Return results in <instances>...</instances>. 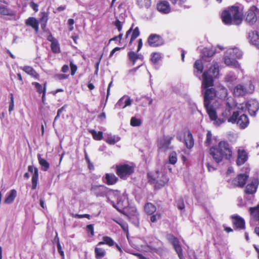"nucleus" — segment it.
Segmentation results:
<instances>
[{
    "label": "nucleus",
    "instance_id": "nucleus-1",
    "mask_svg": "<svg viewBox=\"0 0 259 259\" xmlns=\"http://www.w3.org/2000/svg\"><path fill=\"white\" fill-rule=\"evenodd\" d=\"M219 66L217 63H214L208 69L205 70L202 75L201 92L203 95L204 106L211 104L217 95V91L212 87L214 79L219 78Z\"/></svg>",
    "mask_w": 259,
    "mask_h": 259
},
{
    "label": "nucleus",
    "instance_id": "nucleus-2",
    "mask_svg": "<svg viewBox=\"0 0 259 259\" xmlns=\"http://www.w3.org/2000/svg\"><path fill=\"white\" fill-rule=\"evenodd\" d=\"M209 154L217 164L224 160L230 161L233 157V147L225 140L220 141L217 145L210 147Z\"/></svg>",
    "mask_w": 259,
    "mask_h": 259
},
{
    "label": "nucleus",
    "instance_id": "nucleus-3",
    "mask_svg": "<svg viewBox=\"0 0 259 259\" xmlns=\"http://www.w3.org/2000/svg\"><path fill=\"white\" fill-rule=\"evenodd\" d=\"M222 22L227 25H239L243 19V9L238 6H232L223 11L221 14Z\"/></svg>",
    "mask_w": 259,
    "mask_h": 259
},
{
    "label": "nucleus",
    "instance_id": "nucleus-4",
    "mask_svg": "<svg viewBox=\"0 0 259 259\" xmlns=\"http://www.w3.org/2000/svg\"><path fill=\"white\" fill-rule=\"evenodd\" d=\"M236 105L235 104H231L229 102L226 103V107L225 110L222 113V118H219L217 121V124L220 125L227 120L229 122L232 123H236L237 118L239 116L238 111H235Z\"/></svg>",
    "mask_w": 259,
    "mask_h": 259
},
{
    "label": "nucleus",
    "instance_id": "nucleus-5",
    "mask_svg": "<svg viewBox=\"0 0 259 259\" xmlns=\"http://www.w3.org/2000/svg\"><path fill=\"white\" fill-rule=\"evenodd\" d=\"M254 90V87L251 81L244 84H238L233 89V94L236 97H243L247 94H252Z\"/></svg>",
    "mask_w": 259,
    "mask_h": 259
},
{
    "label": "nucleus",
    "instance_id": "nucleus-6",
    "mask_svg": "<svg viewBox=\"0 0 259 259\" xmlns=\"http://www.w3.org/2000/svg\"><path fill=\"white\" fill-rule=\"evenodd\" d=\"M156 177L148 175L149 182L154 185L155 189H160L168 183L169 179L165 174H160L158 170L156 171Z\"/></svg>",
    "mask_w": 259,
    "mask_h": 259
},
{
    "label": "nucleus",
    "instance_id": "nucleus-7",
    "mask_svg": "<svg viewBox=\"0 0 259 259\" xmlns=\"http://www.w3.org/2000/svg\"><path fill=\"white\" fill-rule=\"evenodd\" d=\"M135 170V167L127 164H120L115 166L116 175L122 180H126L132 175Z\"/></svg>",
    "mask_w": 259,
    "mask_h": 259
},
{
    "label": "nucleus",
    "instance_id": "nucleus-8",
    "mask_svg": "<svg viewBox=\"0 0 259 259\" xmlns=\"http://www.w3.org/2000/svg\"><path fill=\"white\" fill-rule=\"evenodd\" d=\"M258 185L259 179L254 178L246 186L244 192L245 193L244 198L246 200H250L254 197Z\"/></svg>",
    "mask_w": 259,
    "mask_h": 259
},
{
    "label": "nucleus",
    "instance_id": "nucleus-9",
    "mask_svg": "<svg viewBox=\"0 0 259 259\" xmlns=\"http://www.w3.org/2000/svg\"><path fill=\"white\" fill-rule=\"evenodd\" d=\"M167 238L172 244L179 258L184 259V256L183 255V249L178 238L171 234H168Z\"/></svg>",
    "mask_w": 259,
    "mask_h": 259
},
{
    "label": "nucleus",
    "instance_id": "nucleus-10",
    "mask_svg": "<svg viewBox=\"0 0 259 259\" xmlns=\"http://www.w3.org/2000/svg\"><path fill=\"white\" fill-rule=\"evenodd\" d=\"M164 42L162 37L156 34H151L147 39L148 45L152 48L161 46L164 44Z\"/></svg>",
    "mask_w": 259,
    "mask_h": 259
},
{
    "label": "nucleus",
    "instance_id": "nucleus-11",
    "mask_svg": "<svg viewBox=\"0 0 259 259\" xmlns=\"http://www.w3.org/2000/svg\"><path fill=\"white\" fill-rule=\"evenodd\" d=\"M259 13V10L255 6L250 7L246 13L245 20L250 24H254L257 20V13Z\"/></svg>",
    "mask_w": 259,
    "mask_h": 259
},
{
    "label": "nucleus",
    "instance_id": "nucleus-12",
    "mask_svg": "<svg viewBox=\"0 0 259 259\" xmlns=\"http://www.w3.org/2000/svg\"><path fill=\"white\" fill-rule=\"evenodd\" d=\"M248 177L246 174H239L232 180V184L235 187L243 188L246 184Z\"/></svg>",
    "mask_w": 259,
    "mask_h": 259
},
{
    "label": "nucleus",
    "instance_id": "nucleus-13",
    "mask_svg": "<svg viewBox=\"0 0 259 259\" xmlns=\"http://www.w3.org/2000/svg\"><path fill=\"white\" fill-rule=\"evenodd\" d=\"M245 105L251 116L255 115L259 109V103L255 100H248L245 103Z\"/></svg>",
    "mask_w": 259,
    "mask_h": 259
},
{
    "label": "nucleus",
    "instance_id": "nucleus-14",
    "mask_svg": "<svg viewBox=\"0 0 259 259\" xmlns=\"http://www.w3.org/2000/svg\"><path fill=\"white\" fill-rule=\"evenodd\" d=\"M172 139V137H167L164 136L162 139L159 140L158 141L157 146L158 149L163 150L164 151L171 149V147L170 146V145Z\"/></svg>",
    "mask_w": 259,
    "mask_h": 259
},
{
    "label": "nucleus",
    "instance_id": "nucleus-15",
    "mask_svg": "<svg viewBox=\"0 0 259 259\" xmlns=\"http://www.w3.org/2000/svg\"><path fill=\"white\" fill-rule=\"evenodd\" d=\"M156 9L158 12L163 14H167L171 11V8L168 2L160 1L156 5Z\"/></svg>",
    "mask_w": 259,
    "mask_h": 259
},
{
    "label": "nucleus",
    "instance_id": "nucleus-16",
    "mask_svg": "<svg viewBox=\"0 0 259 259\" xmlns=\"http://www.w3.org/2000/svg\"><path fill=\"white\" fill-rule=\"evenodd\" d=\"M247 152L244 149H239L237 150L236 164L240 166L244 164L248 160Z\"/></svg>",
    "mask_w": 259,
    "mask_h": 259
},
{
    "label": "nucleus",
    "instance_id": "nucleus-17",
    "mask_svg": "<svg viewBox=\"0 0 259 259\" xmlns=\"http://www.w3.org/2000/svg\"><path fill=\"white\" fill-rule=\"evenodd\" d=\"M28 170L30 172L33 173L32 179H31V182H32L31 189L35 190L37 187V182H38V170L37 168L34 167L32 165L28 166Z\"/></svg>",
    "mask_w": 259,
    "mask_h": 259
},
{
    "label": "nucleus",
    "instance_id": "nucleus-18",
    "mask_svg": "<svg viewBox=\"0 0 259 259\" xmlns=\"http://www.w3.org/2000/svg\"><path fill=\"white\" fill-rule=\"evenodd\" d=\"M102 181L107 185H113L117 183L118 178L113 173H106L102 177Z\"/></svg>",
    "mask_w": 259,
    "mask_h": 259
},
{
    "label": "nucleus",
    "instance_id": "nucleus-19",
    "mask_svg": "<svg viewBox=\"0 0 259 259\" xmlns=\"http://www.w3.org/2000/svg\"><path fill=\"white\" fill-rule=\"evenodd\" d=\"M184 140L185 146L188 149H191L193 148L194 144V140L190 130H188L184 132Z\"/></svg>",
    "mask_w": 259,
    "mask_h": 259
},
{
    "label": "nucleus",
    "instance_id": "nucleus-20",
    "mask_svg": "<svg viewBox=\"0 0 259 259\" xmlns=\"http://www.w3.org/2000/svg\"><path fill=\"white\" fill-rule=\"evenodd\" d=\"M132 25V27H131L126 32L125 34V38H127L128 35L132 32L130 40L129 41V45H131L133 42V41L137 38L140 35V31L138 27H136L135 29H133Z\"/></svg>",
    "mask_w": 259,
    "mask_h": 259
},
{
    "label": "nucleus",
    "instance_id": "nucleus-21",
    "mask_svg": "<svg viewBox=\"0 0 259 259\" xmlns=\"http://www.w3.org/2000/svg\"><path fill=\"white\" fill-rule=\"evenodd\" d=\"M237 124L239 125L240 127L242 129L246 128L249 123V118L247 115L243 114L237 118L236 121Z\"/></svg>",
    "mask_w": 259,
    "mask_h": 259
},
{
    "label": "nucleus",
    "instance_id": "nucleus-22",
    "mask_svg": "<svg viewBox=\"0 0 259 259\" xmlns=\"http://www.w3.org/2000/svg\"><path fill=\"white\" fill-rule=\"evenodd\" d=\"M232 223L233 225L240 229H244L245 228V223L244 220L238 215L232 216Z\"/></svg>",
    "mask_w": 259,
    "mask_h": 259
},
{
    "label": "nucleus",
    "instance_id": "nucleus-23",
    "mask_svg": "<svg viewBox=\"0 0 259 259\" xmlns=\"http://www.w3.org/2000/svg\"><path fill=\"white\" fill-rule=\"evenodd\" d=\"M194 71L193 73L196 76H198V74L203 73L204 72V65L202 61L200 59L196 60L193 65Z\"/></svg>",
    "mask_w": 259,
    "mask_h": 259
},
{
    "label": "nucleus",
    "instance_id": "nucleus-24",
    "mask_svg": "<svg viewBox=\"0 0 259 259\" xmlns=\"http://www.w3.org/2000/svg\"><path fill=\"white\" fill-rule=\"evenodd\" d=\"M25 25L31 27L36 33L38 32L39 22L37 19L32 17H29L25 20Z\"/></svg>",
    "mask_w": 259,
    "mask_h": 259
},
{
    "label": "nucleus",
    "instance_id": "nucleus-25",
    "mask_svg": "<svg viewBox=\"0 0 259 259\" xmlns=\"http://www.w3.org/2000/svg\"><path fill=\"white\" fill-rule=\"evenodd\" d=\"M204 107L206 110L210 119L211 120L215 121L217 123V121L218 120L219 118H218L217 112L213 107V106L211 104H209L208 106H204Z\"/></svg>",
    "mask_w": 259,
    "mask_h": 259
},
{
    "label": "nucleus",
    "instance_id": "nucleus-26",
    "mask_svg": "<svg viewBox=\"0 0 259 259\" xmlns=\"http://www.w3.org/2000/svg\"><path fill=\"white\" fill-rule=\"evenodd\" d=\"M249 38L250 42L259 49V32L252 31L249 33Z\"/></svg>",
    "mask_w": 259,
    "mask_h": 259
},
{
    "label": "nucleus",
    "instance_id": "nucleus-27",
    "mask_svg": "<svg viewBox=\"0 0 259 259\" xmlns=\"http://www.w3.org/2000/svg\"><path fill=\"white\" fill-rule=\"evenodd\" d=\"M22 70L34 79H38L39 78V74L31 66H25Z\"/></svg>",
    "mask_w": 259,
    "mask_h": 259
},
{
    "label": "nucleus",
    "instance_id": "nucleus-28",
    "mask_svg": "<svg viewBox=\"0 0 259 259\" xmlns=\"http://www.w3.org/2000/svg\"><path fill=\"white\" fill-rule=\"evenodd\" d=\"M17 191L15 189H12L7 194L5 199L4 202L6 204L12 203L16 197Z\"/></svg>",
    "mask_w": 259,
    "mask_h": 259
},
{
    "label": "nucleus",
    "instance_id": "nucleus-29",
    "mask_svg": "<svg viewBox=\"0 0 259 259\" xmlns=\"http://www.w3.org/2000/svg\"><path fill=\"white\" fill-rule=\"evenodd\" d=\"M144 211L148 215H152L156 211V207L151 202H147L144 205Z\"/></svg>",
    "mask_w": 259,
    "mask_h": 259
},
{
    "label": "nucleus",
    "instance_id": "nucleus-30",
    "mask_svg": "<svg viewBox=\"0 0 259 259\" xmlns=\"http://www.w3.org/2000/svg\"><path fill=\"white\" fill-rule=\"evenodd\" d=\"M49 19V14L45 12H41L39 21L41 29L45 31L47 27V22Z\"/></svg>",
    "mask_w": 259,
    "mask_h": 259
},
{
    "label": "nucleus",
    "instance_id": "nucleus-31",
    "mask_svg": "<svg viewBox=\"0 0 259 259\" xmlns=\"http://www.w3.org/2000/svg\"><path fill=\"white\" fill-rule=\"evenodd\" d=\"M224 62L228 66L237 67L239 65L238 61L235 59V58L231 57L230 54L225 56Z\"/></svg>",
    "mask_w": 259,
    "mask_h": 259
},
{
    "label": "nucleus",
    "instance_id": "nucleus-32",
    "mask_svg": "<svg viewBox=\"0 0 259 259\" xmlns=\"http://www.w3.org/2000/svg\"><path fill=\"white\" fill-rule=\"evenodd\" d=\"M37 158L39 164L41 166V170L44 171H48L50 167V163L47 160L41 158L40 154H37Z\"/></svg>",
    "mask_w": 259,
    "mask_h": 259
},
{
    "label": "nucleus",
    "instance_id": "nucleus-33",
    "mask_svg": "<svg viewBox=\"0 0 259 259\" xmlns=\"http://www.w3.org/2000/svg\"><path fill=\"white\" fill-rule=\"evenodd\" d=\"M249 212L252 218L254 221L259 222V204L255 207H250Z\"/></svg>",
    "mask_w": 259,
    "mask_h": 259
},
{
    "label": "nucleus",
    "instance_id": "nucleus-34",
    "mask_svg": "<svg viewBox=\"0 0 259 259\" xmlns=\"http://www.w3.org/2000/svg\"><path fill=\"white\" fill-rule=\"evenodd\" d=\"M128 59L130 61L132 62V65H134L138 59H143V56H140L138 54H136L135 52L133 51H130L127 54Z\"/></svg>",
    "mask_w": 259,
    "mask_h": 259
},
{
    "label": "nucleus",
    "instance_id": "nucleus-35",
    "mask_svg": "<svg viewBox=\"0 0 259 259\" xmlns=\"http://www.w3.org/2000/svg\"><path fill=\"white\" fill-rule=\"evenodd\" d=\"M106 244L109 246H112L114 245V240L110 237L107 236L103 237V241L98 242V245Z\"/></svg>",
    "mask_w": 259,
    "mask_h": 259
},
{
    "label": "nucleus",
    "instance_id": "nucleus-36",
    "mask_svg": "<svg viewBox=\"0 0 259 259\" xmlns=\"http://www.w3.org/2000/svg\"><path fill=\"white\" fill-rule=\"evenodd\" d=\"M95 254L96 259H101L106 255V251L102 248L96 247L95 248Z\"/></svg>",
    "mask_w": 259,
    "mask_h": 259
},
{
    "label": "nucleus",
    "instance_id": "nucleus-37",
    "mask_svg": "<svg viewBox=\"0 0 259 259\" xmlns=\"http://www.w3.org/2000/svg\"><path fill=\"white\" fill-rule=\"evenodd\" d=\"M90 133L92 135L93 138L96 141H101L103 138V133L101 131L98 133L94 130L89 131Z\"/></svg>",
    "mask_w": 259,
    "mask_h": 259
},
{
    "label": "nucleus",
    "instance_id": "nucleus-38",
    "mask_svg": "<svg viewBox=\"0 0 259 259\" xmlns=\"http://www.w3.org/2000/svg\"><path fill=\"white\" fill-rule=\"evenodd\" d=\"M0 14L4 16H13V12L9 8L4 6H1L0 8Z\"/></svg>",
    "mask_w": 259,
    "mask_h": 259
},
{
    "label": "nucleus",
    "instance_id": "nucleus-39",
    "mask_svg": "<svg viewBox=\"0 0 259 259\" xmlns=\"http://www.w3.org/2000/svg\"><path fill=\"white\" fill-rule=\"evenodd\" d=\"M100 187L106 188L104 185H92L91 190L94 192V194L97 196H102L104 194L99 191Z\"/></svg>",
    "mask_w": 259,
    "mask_h": 259
},
{
    "label": "nucleus",
    "instance_id": "nucleus-40",
    "mask_svg": "<svg viewBox=\"0 0 259 259\" xmlns=\"http://www.w3.org/2000/svg\"><path fill=\"white\" fill-rule=\"evenodd\" d=\"M214 51L213 50L204 48L202 51V58L211 57L214 55Z\"/></svg>",
    "mask_w": 259,
    "mask_h": 259
},
{
    "label": "nucleus",
    "instance_id": "nucleus-41",
    "mask_svg": "<svg viewBox=\"0 0 259 259\" xmlns=\"http://www.w3.org/2000/svg\"><path fill=\"white\" fill-rule=\"evenodd\" d=\"M51 49L54 54H58L61 52L60 47L58 41L52 42L51 44Z\"/></svg>",
    "mask_w": 259,
    "mask_h": 259
},
{
    "label": "nucleus",
    "instance_id": "nucleus-42",
    "mask_svg": "<svg viewBox=\"0 0 259 259\" xmlns=\"http://www.w3.org/2000/svg\"><path fill=\"white\" fill-rule=\"evenodd\" d=\"M229 53L231 57H234L236 60L241 58L242 56V52L237 49H232Z\"/></svg>",
    "mask_w": 259,
    "mask_h": 259
},
{
    "label": "nucleus",
    "instance_id": "nucleus-43",
    "mask_svg": "<svg viewBox=\"0 0 259 259\" xmlns=\"http://www.w3.org/2000/svg\"><path fill=\"white\" fill-rule=\"evenodd\" d=\"M178 160L177 154L175 151L170 153L168 156V163L170 164H175Z\"/></svg>",
    "mask_w": 259,
    "mask_h": 259
},
{
    "label": "nucleus",
    "instance_id": "nucleus-44",
    "mask_svg": "<svg viewBox=\"0 0 259 259\" xmlns=\"http://www.w3.org/2000/svg\"><path fill=\"white\" fill-rule=\"evenodd\" d=\"M161 54L157 52L152 53L151 54V61L154 64L157 63L161 59Z\"/></svg>",
    "mask_w": 259,
    "mask_h": 259
},
{
    "label": "nucleus",
    "instance_id": "nucleus-45",
    "mask_svg": "<svg viewBox=\"0 0 259 259\" xmlns=\"http://www.w3.org/2000/svg\"><path fill=\"white\" fill-rule=\"evenodd\" d=\"M120 140V138L115 136H110L106 139L105 141L109 145H114Z\"/></svg>",
    "mask_w": 259,
    "mask_h": 259
},
{
    "label": "nucleus",
    "instance_id": "nucleus-46",
    "mask_svg": "<svg viewBox=\"0 0 259 259\" xmlns=\"http://www.w3.org/2000/svg\"><path fill=\"white\" fill-rule=\"evenodd\" d=\"M212 137L211 131H208L206 134V139L204 141V144L206 146H208L211 144Z\"/></svg>",
    "mask_w": 259,
    "mask_h": 259
},
{
    "label": "nucleus",
    "instance_id": "nucleus-47",
    "mask_svg": "<svg viewBox=\"0 0 259 259\" xmlns=\"http://www.w3.org/2000/svg\"><path fill=\"white\" fill-rule=\"evenodd\" d=\"M142 123L140 119L137 118L135 117H132L131 119L130 124L133 126H139Z\"/></svg>",
    "mask_w": 259,
    "mask_h": 259
},
{
    "label": "nucleus",
    "instance_id": "nucleus-48",
    "mask_svg": "<svg viewBox=\"0 0 259 259\" xmlns=\"http://www.w3.org/2000/svg\"><path fill=\"white\" fill-rule=\"evenodd\" d=\"M32 85L34 87L35 90L37 93L39 94H41L44 93L42 85L37 82H32Z\"/></svg>",
    "mask_w": 259,
    "mask_h": 259
},
{
    "label": "nucleus",
    "instance_id": "nucleus-49",
    "mask_svg": "<svg viewBox=\"0 0 259 259\" xmlns=\"http://www.w3.org/2000/svg\"><path fill=\"white\" fill-rule=\"evenodd\" d=\"M150 215V221L152 223H156L159 220H160L161 218V214L160 213L157 212L156 213H153Z\"/></svg>",
    "mask_w": 259,
    "mask_h": 259
},
{
    "label": "nucleus",
    "instance_id": "nucleus-50",
    "mask_svg": "<svg viewBox=\"0 0 259 259\" xmlns=\"http://www.w3.org/2000/svg\"><path fill=\"white\" fill-rule=\"evenodd\" d=\"M68 105L67 104L64 105L61 108L59 109L57 111V115L55 116L54 120L53 123L58 119L60 117V115L62 113V112L65 111L66 108L67 107Z\"/></svg>",
    "mask_w": 259,
    "mask_h": 259
},
{
    "label": "nucleus",
    "instance_id": "nucleus-51",
    "mask_svg": "<svg viewBox=\"0 0 259 259\" xmlns=\"http://www.w3.org/2000/svg\"><path fill=\"white\" fill-rule=\"evenodd\" d=\"M10 101L9 106V111L11 112L14 110V98L12 93L10 94Z\"/></svg>",
    "mask_w": 259,
    "mask_h": 259
},
{
    "label": "nucleus",
    "instance_id": "nucleus-52",
    "mask_svg": "<svg viewBox=\"0 0 259 259\" xmlns=\"http://www.w3.org/2000/svg\"><path fill=\"white\" fill-rule=\"evenodd\" d=\"M71 216L74 218H77V219H81L83 218H87L88 219H91V215L89 214H74V213H71Z\"/></svg>",
    "mask_w": 259,
    "mask_h": 259
},
{
    "label": "nucleus",
    "instance_id": "nucleus-53",
    "mask_svg": "<svg viewBox=\"0 0 259 259\" xmlns=\"http://www.w3.org/2000/svg\"><path fill=\"white\" fill-rule=\"evenodd\" d=\"M86 231L88 233L90 234L91 236H94V228L93 224L88 225L86 227Z\"/></svg>",
    "mask_w": 259,
    "mask_h": 259
},
{
    "label": "nucleus",
    "instance_id": "nucleus-54",
    "mask_svg": "<svg viewBox=\"0 0 259 259\" xmlns=\"http://www.w3.org/2000/svg\"><path fill=\"white\" fill-rule=\"evenodd\" d=\"M57 250H58V253L61 256L62 258L64 259V258H65L64 252L62 249V246H61L60 241H58V242H57Z\"/></svg>",
    "mask_w": 259,
    "mask_h": 259
},
{
    "label": "nucleus",
    "instance_id": "nucleus-55",
    "mask_svg": "<svg viewBox=\"0 0 259 259\" xmlns=\"http://www.w3.org/2000/svg\"><path fill=\"white\" fill-rule=\"evenodd\" d=\"M70 67L71 69V75L73 76L76 73L77 67L76 65L74 64L72 61L70 63Z\"/></svg>",
    "mask_w": 259,
    "mask_h": 259
},
{
    "label": "nucleus",
    "instance_id": "nucleus-56",
    "mask_svg": "<svg viewBox=\"0 0 259 259\" xmlns=\"http://www.w3.org/2000/svg\"><path fill=\"white\" fill-rule=\"evenodd\" d=\"M114 25L116 27L118 31H121L122 28V23L118 20L116 19L114 22Z\"/></svg>",
    "mask_w": 259,
    "mask_h": 259
},
{
    "label": "nucleus",
    "instance_id": "nucleus-57",
    "mask_svg": "<svg viewBox=\"0 0 259 259\" xmlns=\"http://www.w3.org/2000/svg\"><path fill=\"white\" fill-rule=\"evenodd\" d=\"M69 75L64 74H57L55 75V78L59 80H63L68 78Z\"/></svg>",
    "mask_w": 259,
    "mask_h": 259
},
{
    "label": "nucleus",
    "instance_id": "nucleus-58",
    "mask_svg": "<svg viewBox=\"0 0 259 259\" xmlns=\"http://www.w3.org/2000/svg\"><path fill=\"white\" fill-rule=\"evenodd\" d=\"M171 3L175 5H176L177 3H179V4L180 5V6H182L183 4H184V3L187 1V0H169Z\"/></svg>",
    "mask_w": 259,
    "mask_h": 259
},
{
    "label": "nucleus",
    "instance_id": "nucleus-59",
    "mask_svg": "<svg viewBox=\"0 0 259 259\" xmlns=\"http://www.w3.org/2000/svg\"><path fill=\"white\" fill-rule=\"evenodd\" d=\"M148 247L150 248L151 251L157 254H160V253L162 251V249L161 248H157L152 246H148Z\"/></svg>",
    "mask_w": 259,
    "mask_h": 259
},
{
    "label": "nucleus",
    "instance_id": "nucleus-60",
    "mask_svg": "<svg viewBox=\"0 0 259 259\" xmlns=\"http://www.w3.org/2000/svg\"><path fill=\"white\" fill-rule=\"evenodd\" d=\"M74 24V20L73 19H69L68 20V24L69 26V30L72 31L73 30V24Z\"/></svg>",
    "mask_w": 259,
    "mask_h": 259
},
{
    "label": "nucleus",
    "instance_id": "nucleus-61",
    "mask_svg": "<svg viewBox=\"0 0 259 259\" xmlns=\"http://www.w3.org/2000/svg\"><path fill=\"white\" fill-rule=\"evenodd\" d=\"M124 105L122 106V109L125 108L126 106L131 105L132 103V101L130 98H127L125 99V100L123 102Z\"/></svg>",
    "mask_w": 259,
    "mask_h": 259
},
{
    "label": "nucleus",
    "instance_id": "nucleus-62",
    "mask_svg": "<svg viewBox=\"0 0 259 259\" xmlns=\"http://www.w3.org/2000/svg\"><path fill=\"white\" fill-rule=\"evenodd\" d=\"M30 7L35 12H37L38 11V5L34 3V2H31L30 4Z\"/></svg>",
    "mask_w": 259,
    "mask_h": 259
},
{
    "label": "nucleus",
    "instance_id": "nucleus-63",
    "mask_svg": "<svg viewBox=\"0 0 259 259\" xmlns=\"http://www.w3.org/2000/svg\"><path fill=\"white\" fill-rule=\"evenodd\" d=\"M123 100H124L123 97L120 98L119 99V100L118 101V102L116 103V106L119 108H122V106L124 105Z\"/></svg>",
    "mask_w": 259,
    "mask_h": 259
},
{
    "label": "nucleus",
    "instance_id": "nucleus-64",
    "mask_svg": "<svg viewBox=\"0 0 259 259\" xmlns=\"http://www.w3.org/2000/svg\"><path fill=\"white\" fill-rule=\"evenodd\" d=\"M133 254L137 256L139 259H149L140 253L136 252L134 253Z\"/></svg>",
    "mask_w": 259,
    "mask_h": 259
}]
</instances>
